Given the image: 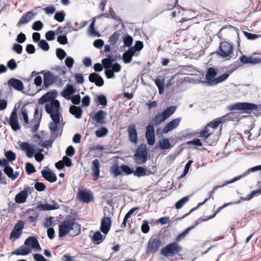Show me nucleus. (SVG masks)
I'll use <instances>...</instances> for the list:
<instances>
[{
    "label": "nucleus",
    "instance_id": "f257e3e1",
    "mask_svg": "<svg viewBox=\"0 0 261 261\" xmlns=\"http://www.w3.org/2000/svg\"><path fill=\"white\" fill-rule=\"evenodd\" d=\"M57 96L56 91L48 92L44 94L39 100L38 104L45 103V109L47 113L50 115V118L53 116L61 117L60 103L59 100L55 99Z\"/></svg>",
    "mask_w": 261,
    "mask_h": 261
},
{
    "label": "nucleus",
    "instance_id": "f03ea898",
    "mask_svg": "<svg viewBox=\"0 0 261 261\" xmlns=\"http://www.w3.org/2000/svg\"><path fill=\"white\" fill-rule=\"evenodd\" d=\"M74 230L72 236H76L81 231L80 225L75 222L74 219H68L64 221L59 226V236L60 238L66 236L71 231Z\"/></svg>",
    "mask_w": 261,
    "mask_h": 261
},
{
    "label": "nucleus",
    "instance_id": "7ed1b4c3",
    "mask_svg": "<svg viewBox=\"0 0 261 261\" xmlns=\"http://www.w3.org/2000/svg\"><path fill=\"white\" fill-rule=\"evenodd\" d=\"M217 54L222 58L229 60L234 57L233 46L227 42H222L219 45Z\"/></svg>",
    "mask_w": 261,
    "mask_h": 261
},
{
    "label": "nucleus",
    "instance_id": "20e7f679",
    "mask_svg": "<svg viewBox=\"0 0 261 261\" xmlns=\"http://www.w3.org/2000/svg\"><path fill=\"white\" fill-rule=\"evenodd\" d=\"M51 118V121L49 124V128L50 134V138L55 139L61 134V130L60 129L61 127V122L62 121V118L58 116H53Z\"/></svg>",
    "mask_w": 261,
    "mask_h": 261
},
{
    "label": "nucleus",
    "instance_id": "39448f33",
    "mask_svg": "<svg viewBox=\"0 0 261 261\" xmlns=\"http://www.w3.org/2000/svg\"><path fill=\"white\" fill-rule=\"evenodd\" d=\"M181 249L182 248L179 244L173 242L163 248L161 251V253L165 257L173 256L178 253Z\"/></svg>",
    "mask_w": 261,
    "mask_h": 261
},
{
    "label": "nucleus",
    "instance_id": "423d86ee",
    "mask_svg": "<svg viewBox=\"0 0 261 261\" xmlns=\"http://www.w3.org/2000/svg\"><path fill=\"white\" fill-rule=\"evenodd\" d=\"M34 189L33 187H29L25 185L23 190L18 193L15 197V201L17 203H23L26 201L29 194H31L34 192Z\"/></svg>",
    "mask_w": 261,
    "mask_h": 261
},
{
    "label": "nucleus",
    "instance_id": "0eeeda50",
    "mask_svg": "<svg viewBox=\"0 0 261 261\" xmlns=\"http://www.w3.org/2000/svg\"><path fill=\"white\" fill-rule=\"evenodd\" d=\"M19 145L20 149L25 153V155L28 158H32L36 152V146L27 142H19Z\"/></svg>",
    "mask_w": 261,
    "mask_h": 261
},
{
    "label": "nucleus",
    "instance_id": "6e6552de",
    "mask_svg": "<svg viewBox=\"0 0 261 261\" xmlns=\"http://www.w3.org/2000/svg\"><path fill=\"white\" fill-rule=\"evenodd\" d=\"M24 223L23 221H19L14 226L10 235V240L15 241L19 239L22 233V230L24 228Z\"/></svg>",
    "mask_w": 261,
    "mask_h": 261
},
{
    "label": "nucleus",
    "instance_id": "1a4fd4ad",
    "mask_svg": "<svg viewBox=\"0 0 261 261\" xmlns=\"http://www.w3.org/2000/svg\"><path fill=\"white\" fill-rule=\"evenodd\" d=\"M147 152L146 145L141 144L137 150L135 156L136 158V163L138 164H142L147 161Z\"/></svg>",
    "mask_w": 261,
    "mask_h": 261
},
{
    "label": "nucleus",
    "instance_id": "9d476101",
    "mask_svg": "<svg viewBox=\"0 0 261 261\" xmlns=\"http://www.w3.org/2000/svg\"><path fill=\"white\" fill-rule=\"evenodd\" d=\"M256 105L247 102H239L228 106L229 110H256Z\"/></svg>",
    "mask_w": 261,
    "mask_h": 261
},
{
    "label": "nucleus",
    "instance_id": "9b49d317",
    "mask_svg": "<svg viewBox=\"0 0 261 261\" xmlns=\"http://www.w3.org/2000/svg\"><path fill=\"white\" fill-rule=\"evenodd\" d=\"M40 73L43 75L44 85L46 88H47L57 81V76L54 75L50 71L42 70Z\"/></svg>",
    "mask_w": 261,
    "mask_h": 261
},
{
    "label": "nucleus",
    "instance_id": "f8f14e48",
    "mask_svg": "<svg viewBox=\"0 0 261 261\" xmlns=\"http://www.w3.org/2000/svg\"><path fill=\"white\" fill-rule=\"evenodd\" d=\"M24 245L27 247L31 248V251L33 249H35L36 251H40L41 250L38 241L34 236L28 237L24 242Z\"/></svg>",
    "mask_w": 261,
    "mask_h": 261
},
{
    "label": "nucleus",
    "instance_id": "ddd939ff",
    "mask_svg": "<svg viewBox=\"0 0 261 261\" xmlns=\"http://www.w3.org/2000/svg\"><path fill=\"white\" fill-rule=\"evenodd\" d=\"M161 241L159 238H150L147 245L148 251L154 253L158 251L161 246Z\"/></svg>",
    "mask_w": 261,
    "mask_h": 261
},
{
    "label": "nucleus",
    "instance_id": "4468645a",
    "mask_svg": "<svg viewBox=\"0 0 261 261\" xmlns=\"http://www.w3.org/2000/svg\"><path fill=\"white\" fill-rule=\"evenodd\" d=\"M145 137L147 143L150 145H153L155 143L154 130L153 125L149 124L146 128Z\"/></svg>",
    "mask_w": 261,
    "mask_h": 261
},
{
    "label": "nucleus",
    "instance_id": "2eb2a0df",
    "mask_svg": "<svg viewBox=\"0 0 261 261\" xmlns=\"http://www.w3.org/2000/svg\"><path fill=\"white\" fill-rule=\"evenodd\" d=\"M8 121L13 130L17 131L20 129V126L18 122L17 113L15 110L11 113L10 117L8 120Z\"/></svg>",
    "mask_w": 261,
    "mask_h": 261
},
{
    "label": "nucleus",
    "instance_id": "dca6fc26",
    "mask_svg": "<svg viewBox=\"0 0 261 261\" xmlns=\"http://www.w3.org/2000/svg\"><path fill=\"white\" fill-rule=\"evenodd\" d=\"M60 206L55 201H52L50 204H40L37 205L36 208L41 211H47L57 210L59 208Z\"/></svg>",
    "mask_w": 261,
    "mask_h": 261
},
{
    "label": "nucleus",
    "instance_id": "f3484780",
    "mask_svg": "<svg viewBox=\"0 0 261 261\" xmlns=\"http://www.w3.org/2000/svg\"><path fill=\"white\" fill-rule=\"evenodd\" d=\"M181 120V118L178 117L174 119L171 121L169 122L164 127L163 129V133L164 134H167L169 132L176 128L179 125Z\"/></svg>",
    "mask_w": 261,
    "mask_h": 261
},
{
    "label": "nucleus",
    "instance_id": "a211bd4d",
    "mask_svg": "<svg viewBox=\"0 0 261 261\" xmlns=\"http://www.w3.org/2000/svg\"><path fill=\"white\" fill-rule=\"evenodd\" d=\"M259 170H261V165L251 168L247 172H245L243 174L240 175L239 176H236L230 180L226 181L224 185H227L228 184H232V183L239 180L241 178L246 176V175L249 174L250 172H255V171Z\"/></svg>",
    "mask_w": 261,
    "mask_h": 261
},
{
    "label": "nucleus",
    "instance_id": "6ab92c4d",
    "mask_svg": "<svg viewBox=\"0 0 261 261\" xmlns=\"http://www.w3.org/2000/svg\"><path fill=\"white\" fill-rule=\"evenodd\" d=\"M240 61L243 64H250L254 65L261 63V58L254 56L247 57L245 55H243L240 58Z\"/></svg>",
    "mask_w": 261,
    "mask_h": 261
},
{
    "label": "nucleus",
    "instance_id": "aec40b11",
    "mask_svg": "<svg viewBox=\"0 0 261 261\" xmlns=\"http://www.w3.org/2000/svg\"><path fill=\"white\" fill-rule=\"evenodd\" d=\"M8 85L9 87H13L17 91H22L24 89V85L22 81L15 78L9 80Z\"/></svg>",
    "mask_w": 261,
    "mask_h": 261
},
{
    "label": "nucleus",
    "instance_id": "412c9836",
    "mask_svg": "<svg viewBox=\"0 0 261 261\" xmlns=\"http://www.w3.org/2000/svg\"><path fill=\"white\" fill-rule=\"evenodd\" d=\"M75 92V89L73 86L72 85L68 84L66 88L61 92V95L66 99L69 100Z\"/></svg>",
    "mask_w": 261,
    "mask_h": 261
},
{
    "label": "nucleus",
    "instance_id": "4be33fe9",
    "mask_svg": "<svg viewBox=\"0 0 261 261\" xmlns=\"http://www.w3.org/2000/svg\"><path fill=\"white\" fill-rule=\"evenodd\" d=\"M127 132L129 141L134 144L137 143L138 137L136 126L134 124L129 125L127 128Z\"/></svg>",
    "mask_w": 261,
    "mask_h": 261
},
{
    "label": "nucleus",
    "instance_id": "5701e85b",
    "mask_svg": "<svg viewBox=\"0 0 261 261\" xmlns=\"http://www.w3.org/2000/svg\"><path fill=\"white\" fill-rule=\"evenodd\" d=\"M78 197L81 201L83 202H89L93 198V195L90 191L85 190H79Z\"/></svg>",
    "mask_w": 261,
    "mask_h": 261
},
{
    "label": "nucleus",
    "instance_id": "b1692460",
    "mask_svg": "<svg viewBox=\"0 0 261 261\" xmlns=\"http://www.w3.org/2000/svg\"><path fill=\"white\" fill-rule=\"evenodd\" d=\"M89 80L90 82L94 83L98 87H101L104 84V81L102 78L99 74L95 72L90 74Z\"/></svg>",
    "mask_w": 261,
    "mask_h": 261
},
{
    "label": "nucleus",
    "instance_id": "393cba45",
    "mask_svg": "<svg viewBox=\"0 0 261 261\" xmlns=\"http://www.w3.org/2000/svg\"><path fill=\"white\" fill-rule=\"evenodd\" d=\"M111 226V220L109 217L103 218L101 221L100 230L106 234L108 233Z\"/></svg>",
    "mask_w": 261,
    "mask_h": 261
},
{
    "label": "nucleus",
    "instance_id": "a878e982",
    "mask_svg": "<svg viewBox=\"0 0 261 261\" xmlns=\"http://www.w3.org/2000/svg\"><path fill=\"white\" fill-rule=\"evenodd\" d=\"M100 166V163L98 159H95L93 161L92 163V170L93 172L92 174L95 180H96L99 176Z\"/></svg>",
    "mask_w": 261,
    "mask_h": 261
},
{
    "label": "nucleus",
    "instance_id": "bb28decb",
    "mask_svg": "<svg viewBox=\"0 0 261 261\" xmlns=\"http://www.w3.org/2000/svg\"><path fill=\"white\" fill-rule=\"evenodd\" d=\"M35 15V14L31 11H29L25 13L22 16L20 20L18 21L17 26L28 23L33 18Z\"/></svg>",
    "mask_w": 261,
    "mask_h": 261
},
{
    "label": "nucleus",
    "instance_id": "cd10ccee",
    "mask_svg": "<svg viewBox=\"0 0 261 261\" xmlns=\"http://www.w3.org/2000/svg\"><path fill=\"white\" fill-rule=\"evenodd\" d=\"M41 174L45 179L50 182H55L57 179L56 174L51 171L42 170Z\"/></svg>",
    "mask_w": 261,
    "mask_h": 261
},
{
    "label": "nucleus",
    "instance_id": "c85d7f7f",
    "mask_svg": "<svg viewBox=\"0 0 261 261\" xmlns=\"http://www.w3.org/2000/svg\"><path fill=\"white\" fill-rule=\"evenodd\" d=\"M150 174V172L147 169V168L143 167H137L136 170H134V175L140 177L142 176H145L149 175Z\"/></svg>",
    "mask_w": 261,
    "mask_h": 261
},
{
    "label": "nucleus",
    "instance_id": "c756f323",
    "mask_svg": "<svg viewBox=\"0 0 261 261\" xmlns=\"http://www.w3.org/2000/svg\"><path fill=\"white\" fill-rule=\"evenodd\" d=\"M106 116V112L102 110H99L96 114L93 116L92 119L100 124H103L105 123L104 120Z\"/></svg>",
    "mask_w": 261,
    "mask_h": 261
},
{
    "label": "nucleus",
    "instance_id": "7c9ffc66",
    "mask_svg": "<svg viewBox=\"0 0 261 261\" xmlns=\"http://www.w3.org/2000/svg\"><path fill=\"white\" fill-rule=\"evenodd\" d=\"M231 74V72H228L227 73H225L221 76L216 78L213 80L212 82H210V86H214L220 83H222L225 81H226L229 75Z\"/></svg>",
    "mask_w": 261,
    "mask_h": 261
},
{
    "label": "nucleus",
    "instance_id": "2f4dec72",
    "mask_svg": "<svg viewBox=\"0 0 261 261\" xmlns=\"http://www.w3.org/2000/svg\"><path fill=\"white\" fill-rule=\"evenodd\" d=\"M216 74V71L214 68L210 67L208 68L205 75V78L207 81V84L208 86H210V82H212L213 80L216 79L215 77Z\"/></svg>",
    "mask_w": 261,
    "mask_h": 261
},
{
    "label": "nucleus",
    "instance_id": "473e14b6",
    "mask_svg": "<svg viewBox=\"0 0 261 261\" xmlns=\"http://www.w3.org/2000/svg\"><path fill=\"white\" fill-rule=\"evenodd\" d=\"M4 171L12 180H15L19 175V173L17 171L14 172L13 169L10 166L4 169Z\"/></svg>",
    "mask_w": 261,
    "mask_h": 261
},
{
    "label": "nucleus",
    "instance_id": "72a5a7b5",
    "mask_svg": "<svg viewBox=\"0 0 261 261\" xmlns=\"http://www.w3.org/2000/svg\"><path fill=\"white\" fill-rule=\"evenodd\" d=\"M167 10H171L172 11L171 12V15L172 18H175L177 16H179L181 11L184 12L185 9L181 8L180 6L177 5H174L173 7H169Z\"/></svg>",
    "mask_w": 261,
    "mask_h": 261
},
{
    "label": "nucleus",
    "instance_id": "f704fd0d",
    "mask_svg": "<svg viewBox=\"0 0 261 261\" xmlns=\"http://www.w3.org/2000/svg\"><path fill=\"white\" fill-rule=\"evenodd\" d=\"M31 252V248L27 247L21 246L19 248L15 250L12 254L16 255H25Z\"/></svg>",
    "mask_w": 261,
    "mask_h": 261
},
{
    "label": "nucleus",
    "instance_id": "c9c22d12",
    "mask_svg": "<svg viewBox=\"0 0 261 261\" xmlns=\"http://www.w3.org/2000/svg\"><path fill=\"white\" fill-rule=\"evenodd\" d=\"M154 82L155 83L156 86H157L159 89V93L160 94L163 93L165 90V80L164 79L161 78L160 77H157L155 80Z\"/></svg>",
    "mask_w": 261,
    "mask_h": 261
},
{
    "label": "nucleus",
    "instance_id": "e433bc0d",
    "mask_svg": "<svg viewBox=\"0 0 261 261\" xmlns=\"http://www.w3.org/2000/svg\"><path fill=\"white\" fill-rule=\"evenodd\" d=\"M70 113L74 115L76 118H80L82 117L83 114V110L80 107L76 106H71L69 108Z\"/></svg>",
    "mask_w": 261,
    "mask_h": 261
},
{
    "label": "nucleus",
    "instance_id": "4c0bfd02",
    "mask_svg": "<svg viewBox=\"0 0 261 261\" xmlns=\"http://www.w3.org/2000/svg\"><path fill=\"white\" fill-rule=\"evenodd\" d=\"M212 133L213 130H211L207 126H206L199 133L198 136L203 138L205 140H207Z\"/></svg>",
    "mask_w": 261,
    "mask_h": 261
},
{
    "label": "nucleus",
    "instance_id": "58836bf2",
    "mask_svg": "<svg viewBox=\"0 0 261 261\" xmlns=\"http://www.w3.org/2000/svg\"><path fill=\"white\" fill-rule=\"evenodd\" d=\"M161 149L164 150L171 147V144L169 139L166 138H162L159 142Z\"/></svg>",
    "mask_w": 261,
    "mask_h": 261
},
{
    "label": "nucleus",
    "instance_id": "ea45409f",
    "mask_svg": "<svg viewBox=\"0 0 261 261\" xmlns=\"http://www.w3.org/2000/svg\"><path fill=\"white\" fill-rule=\"evenodd\" d=\"M167 119L166 118L165 116L163 114V112L159 113L157 115H156L153 119V123L155 125H158L162 123L163 122H164L165 120Z\"/></svg>",
    "mask_w": 261,
    "mask_h": 261
},
{
    "label": "nucleus",
    "instance_id": "a19ab883",
    "mask_svg": "<svg viewBox=\"0 0 261 261\" xmlns=\"http://www.w3.org/2000/svg\"><path fill=\"white\" fill-rule=\"evenodd\" d=\"M120 35V34L118 32H115L109 37V42H110V44L113 46L115 45L117 43L118 40H119Z\"/></svg>",
    "mask_w": 261,
    "mask_h": 261
},
{
    "label": "nucleus",
    "instance_id": "79ce46f5",
    "mask_svg": "<svg viewBox=\"0 0 261 261\" xmlns=\"http://www.w3.org/2000/svg\"><path fill=\"white\" fill-rule=\"evenodd\" d=\"M176 110V106H171L167 108L165 111H164L163 113L165 116L166 118L167 119L175 112Z\"/></svg>",
    "mask_w": 261,
    "mask_h": 261
},
{
    "label": "nucleus",
    "instance_id": "37998d69",
    "mask_svg": "<svg viewBox=\"0 0 261 261\" xmlns=\"http://www.w3.org/2000/svg\"><path fill=\"white\" fill-rule=\"evenodd\" d=\"M226 182H225L222 186H215L214 189H213V190L211 191L210 192V196L208 198H206L205 199V200L202 202V203H199L198 204V206L197 207H199L201 205H202L204 203H205L207 201H208L211 198H212L213 199H214V197L213 196V195L214 194L215 191L219 188H221V187H222L223 186H225V185H224L225 184Z\"/></svg>",
    "mask_w": 261,
    "mask_h": 261
},
{
    "label": "nucleus",
    "instance_id": "c03bdc74",
    "mask_svg": "<svg viewBox=\"0 0 261 261\" xmlns=\"http://www.w3.org/2000/svg\"><path fill=\"white\" fill-rule=\"evenodd\" d=\"M122 39L125 46H130L132 45L133 41V39L132 37H131L127 34H124L122 37Z\"/></svg>",
    "mask_w": 261,
    "mask_h": 261
},
{
    "label": "nucleus",
    "instance_id": "a18cd8bd",
    "mask_svg": "<svg viewBox=\"0 0 261 261\" xmlns=\"http://www.w3.org/2000/svg\"><path fill=\"white\" fill-rule=\"evenodd\" d=\"M96 101L99 103V105L105 107L107 105V100L106 97L103 95H98L97 96Z\"/></svg>",
    "mask_w": 261,
    "mask_h": 261
},
{
    "label": "nucleus",
    "instance_id": "49530a36",
    "mask_svg": "<svg viewBox=\"0 0 261 261\" xmlns=\"http://www.w3.org/2000/svg\"><path fill=\"white\" fill-rule=\"evenodd\" d=\"M189 199V198L188 196H185L183 197L182 199L179 200L178 201H177L175 203V207L177 209H180L181 208L184 204H185Z\"/></svg>",
    "mask_w": 261,
    "mask_h": 261
},
{
    "label": "nucleus",
    "instance_id": "de8ad7c7",
    "mask_svg": "<svg viewBox=\"0 0 261 261\" xmlns=\"http://www.w3.org/2000/svg\"><path fill=\"white\" fill-rule=\"evenodd\" d=\"M121 169L122 172L124 173L125 175H129L134 174V169L133 168H130L127 165H122L121 166Z\"/></svg>",
    "mask_w": 261,
    "mask_h": 261
},
{
    "label": "nucleus",
    "instance_id": "09e8293b",
    "mask_svg": "<svg viewBox=\"0 0 261 261\" xmlns=\"http://www.w3.org/2000/svg\"><path fill=\"white\" fill-rule=\"evenodd\" d=\"M111 171L115 177H116L121 174L122 170L121 169V166L118 167L117 165H113L111 168Z\"/></svg>",
    "mask_w": 261,
    "mask_h": 261
},
{
    "label": "nucleus",
    "instance_id": "8fccbe9b",
    "mask_svg": "<svg viewBox=\"0 0 261 261\" xmlns=\"http://www.w3.org/2000/svg\"><path fill=\"white\" fill-rule=\"evenodd\" d=\"M224 121V120H223L222 121L221 120V119H220L219 120H216L215 121H214V122H211L210 123H209L207 126L211 129V130H213V131L214 130V129L217 127L219 124H220L223 121Z\"/></svg>",
    "mask_w": 261,
    "mask_h": 261
},
{
    "label": "nucleus",
    "instance_id": "3c124183",
    "mask_svg": "<svg viewBox=\"0 0 261 261\" xmlns=\"http://www.w3.org/2000/svg\"><path fill=\"white\" fill-rule=\"evenodd\" d=\"M133 56L128 52H125L122 56V60L124 63L128 64L132 61Z\"/></svg>",
    "mask_w": 261,
    "mask_h": 261
},
{
    "label": "nucleus",
    "instance_id": "603ef678",
    "mask_svg": "<svg viewBox=\"0 0 261 261\" xmlns=\"http://www.w3.org/2000/svg\"><path fill=\"white\" fill-rule=\"evenodd\" d=\"M105 238L99 231H96L93 236V240L94 242H97V243L101 242Z\"/></svg>",
    "mask_w": 261,
    "mask_h": 261
},
{
    "label": "nucleus",
    "instance_id": "864d4df0",
    "mask_svg": "<svg viewBox=\"0 0 261 261\" xmlns=\"http://www.w3.org/2000/svg\"><path fill=\"white\" fill-rule=\"evenodd\" d=\"M5 155L7 159L10 162L13 161L16 159L15 153L10 150L5 151Z\"/></svg>",
    "mask_w": 261,
    "mask_h": 261
},
{
    "label": "nucleus",
    "instance_id": "5fc2aeb1",
    "mask_svg": "<svg viewBox=\"0 0 261 261\" xmlns=\"http://www.w3.org/2000/svg\"><path fill=\"white\" fill-rule=\"evenodd\" d=\"M108 133L107 128L102 127L95 131V135L97 137H102L105 136Z\"/></svg>",
    "mask_w": 261,
    "mask_h": 261
},
{
    "label": "nucleus",
    "instance_id": "6e6d98bb",
    "mask_svg": "<svg viewBox=\"0 0 261 261\" xmlns=\"http://www.w3.org/2000/svg\"><path fill=\"white\" fill-rule=\"evenodd\" d=\"M65 15L64 11H61L56 13L54 16V18L58 21L62 22L64 20Z\"/></svg>",
    "mask_w": 261,
    "mask_h": 261
},
{
    "label": "nucleus",
    "instance_id": "4d7b16f0",
    "mask_svg": "<svg viewBox=\"0 0 261 261\" xmlns=\"http://www.w3.org/2000/svg\"><path fill=\"white\" fill-rule=\"evenodd\" d=\"M38 45L44 51H47L49 49L48 43L44 40H40Z\"/></svg>",
    "mask_w": 261,
    "mask_h": 261
},
{
    "label": "nucleus",
    "instance_id": "13d9d810",
    "mask_svg": "<svg viewBox=\"0 0 261 261\" xmlns=\"http://www.w3.org/2000/svg\"><path fill=\"white\" fill-rule=\"evenodd\" d=\"M114 61V59H112V60H109V59H103L102 60V64L104 66V67L106 69H109L111 68L112 63Z\"/></svg>",
    "mask_w": 261,
    "mask_h": 261
},
{
    "label": "nucleus",
    "instance_id": "bf43d9fd",
    "mask_svg": "<svg viewBox=\"0 0 261 261\" xmlns=\"http://www.w3.org/2000/svg\"><path fill=\"white\" fill-rule=\"evenodd\" d=\"M54 218L52 217H49L47 218L44 222V225L45 227L47 228H51V226H53L55 224H54Z\"/></svg>",
    "mask_w": 261,
    "mask_h": 261
},
{
    "label": "nucleus",
    "instance_id": "052dcab7",
    "mask_svg": "<svg viewBox=\"0 0 261 261\" xmlns=\"http://www.w3.org/2000/svg\"><path fill=\"white\" fill-rule=\"evenodd\" d=\"M8 67L11 70H14L17 67V65L14 59H12L7 63Z\"/></svg>",
    "mask_w": 261,
    "mask_h": 261
},
{
    "label": "nucleus",
    "instance_id": "680f3d73",
    "mask_svg": "<svg viewBox=\"0 0 261 261\" xmlns=\"http://www.w3.org/2000/svg\"><path fill=\"white\" fill-rule=\"evenodd\" d=\"M56 55L59 59L62 60L66 56V53L63 49L61 48H57L56 50Z\"/></svg>",
    "mask_w": 261,
    "mask_h": 261
},
{
    "label": "nucleus",
    "instance_id": "e2e57ef3",
    "mask_svg": "<svg viewBox=\"0 0 261 261\" xmlns=\"http://www.w3.org/2000/svg\"><path fill=\"white\" fill-rule=\"evenodd\" d=\"M43 10L45 12V13L46 14H48V15L53 14L56 11V8L54 6L51 5V6L44 8L43 9Z\"/></svg>",
    "mask_w": 261,
    "mask_h": 261
},
{
    "label": "nucleus",
    "instance_id": "0e129e2a",
    "mask_svg": "<svg viewBox=\"0 0 261 261\" xmlns=\"http://www.w3.org/2000/svg\"><path fill=\"white\" fill-rule=\"evenodd\" d=\"M150 227L148 225V222L146 220H144L143 222V224L141 226V230L144 233H146L148 232L149 231Z\"/></svg>",
    "mask_w": 261,
    "mask_h": 261
},
{
    "label": "nucleus",
    "instance_id": "69168bd1",
    "mask_svg": "<svg viewBox=\"0 0 261 261\" xmlns=\"http://www.w3.org/2000/svg\"><path fill=\"white\" fill-rule=\"evenodd\" d=\"M25 169L27 172L29 174H31L35 172L36 170L35 169L33 165L30 163H27L25 165Z\"/></svg>",
    "mask_w": 261,
    "mask_h": 261
},
{
    "label": "nucleus",
    "instance_id": "338daca9",
    "mask_svg": "<svg viewBox=\"0 0 261 261\" xmlns=\"http://www.w3.org/2000/svg\"><path fill=\"white\" fill-rule=\"evenodd\" d=\"M45 187H46L43 183L40 182H36L34 186L35 189L39 192L44 191L45 189Z\"/></svg>",
    "mask_w": 261,
    "mask_h": 261
},
{
    "label": "nucleus",
    "instance_id": "774afa93",
    "mask_svg": "<svg viewBox=\"0 0 261 261\" xmlns=\"http://www.w3.org/2000/svg\"><path fill=\"white\" fill-rule=\"evenodd\" d=\"M46 39L48 41H52L55 39V33L53 31H49L46 33Z\"/></svg>",
    "mask_w": 261,
    "mask_h": 261
}]
</instances>
